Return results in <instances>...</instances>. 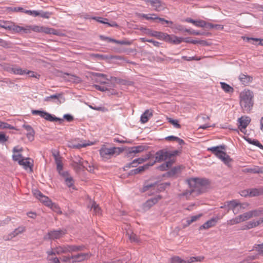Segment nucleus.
<instances>
[{
  "label": "nucleus",
  "instance_id": "f3484780",
  "mask_svg": "<svg viewBox=\"0 0 263 263\" xmlns=\"http://www.w3.org/2000/svg\"><path fill=\"white\" fill-rule=\"evenodd\" d=\"M165 41L174 44H179L182 42V37H178L174 35H169L166 33Z\"/></svg>",
  "mask_w": 263,
  "mask_h": 263
},
{
  "label": "nucleus",
  "instance_id": "4d7b16f0",
  "mask_svg": "<svg viewBox=\"0 0 263 263\" xmlns=\"http://www.w3.org/2000/svg\"><path fill=\"white\" fill-rule=\"evenodd\" d=\"M168 121L171 123L176 128H180L181 125L179 124L177 120H174L172 118H167Z\"/></svg>",
  "mask_w": 263,
  "mask_h": 263
},
{
  "label": "nucleus",
  "instance_id": "3c124183",
  "mask_svg": "<svg viewBox=\"0 0 263 263\" xmlns=\"http://www.w3.org/2000/svg\"><path fill=\"white\" fill-rule=\"evenodd\" d=\"M12 22L8 21H3L0 20V27L5 28L6 29H10Z\"/></svg>",
  "mask_w": 263,
  "mask_h": 263
},
{
  "label": "nucleus",
  "instance_id": "49530a36",
  "mask_svg": "<svg viewBox=\"0 0 263 263\" xmlns=\"http://www.w3.org/2000/svg\"><path fill=\"white\" fill-rule=\"evenodd\" d=\"M204 259V257L202 256H193L187 259V263H193L195 262H201Z\"/></svg>",
  "mask_w": 263,
  "mask_h": 263
},
{
  "label": "nucleus",
  "instance_id": "774afa93",
  "mask_svg": "<svg viewBox=\"0 0 263 263\" xmlns=\"http://www.w3.org/2000/svg\"><path fill=\"white\" fill-rule=\"evenodd\" d=\"M61 260L65 263H72V258L71 256H64L62 258Z\"/></svg>",
  "mask_w": 263,
  "mask_h": 263
},
{
  "label": "nucleus",
  "instance_id": "9d476101",
  "mask_svg": "<svg viewBox=\"0 0 263 263\" xmlns=\"http://www.w3.org/2000/svg\"><path fill=\"white\" fill-rule=\"evenodd\" d=\"M13 160L17 161L18 164H33V160L30 158H24L21 154H13L12 156Z\"/></svg>",
  "mask_w": 263,
  "mask_h": 263
},
{
  "label": "nucleus",
  "instance_id": "aec40b11",
  "mask_svg": "<svg viewBox=\"0 0 263 263\" xmlns=\"http://www.w3.org/2000/svg\"><path fill=\"white\" fill-rule=\"evenodd\" d=\"M147 147L145 145H138L130 147L128 149V154L131 155L132 154H137L147 149Z\"/></svg>",
  "mask_w": 263,
  "mask_h": 263
},
{
  "label": "nucleus",
  "instance_id": "4c0bfd02",
  "mask_svg": "<svg viewBox=\"0 0 263 263\" xmlns=\"http://www.w3.org/2000/svg\"><path fill=\"white\" fill-rule=\"evenodd\" d=\"M39 200L47 206L50 205V204H51L52 201L49 199V198L43 194L42 195V196L40 197Z\"/></svg>",
  "mask_w": 263,
  "mask_h": 263
},
{
  "label": "nucleus",
  "instance_id": "58836bf2",
  "mask_svg": "<svg viewBox=\"0 0 263 263\" xmlns=\"http://www.w3.org/2000/svg\"><path fill=\"white\" fill-rule=\"evenodd\" d=\"M25 231V228L23 227H19L15 229L10 234V237L11 238L15 237L18 234L23 232Z\"/></svg>",
  "mask_w": 263,
  "mask_h": 263
},
{
  "label": "nucleus",
  "instance_id": "a19ab883",
  "mask_svg": "<svg viewBox=\"0 0 263 263\" xmlns=\"http://www.w3.org/2000/svg\"><path fill=\"white\" fill-rule=\"evenodd\" d=\"M250 212L252 215V217H258L263 214V208H259L257 209L251 210Z\"/></svg>",
  "mask_w": 263,
  "mask_h": 263
},
{
  "label": "nucleus",
  "instance_id": "c85d7f7f",
  "mask_svg": "<svg viewBox=\"0 0 263 263\" xmlns=\"http://www.w3.org/2000/svg\"><path fill=\"white\" fill-rule=\"evenodd\" d=\"M65 184L69 188H71L73 190L75 189L74 186V181L73 177L70 175L64 178Z\"/></svg>",
  "mask_w": 263,
  "mask_h": 263
},
{
  "label": "nucleus",
  "instance_id": "6e6552de",
  "mask_svg": "<svg viewBox=\"0 0 263 263\" xmlns=\"http://www.w3.org/2000/svg\"><path fill=\"white\" fill-rule=\"evenodd\" d=\"M157 187V189L159 191V192H162L166 189V187L162 185V183L158 184L157 181H155L153 183H149L148 182H145L143 185V186L141 190V192H145L148 191L149 189L154 187Z\"/></svg>",
  "mask_w": 263,
  "mask_h": 263
},
{
  "label": "nucleus",
  "instance_id": "680f3d73",
  "mask_svg": "<svg viewBox=\"0 0 263 263\" xmlns=\"http://www.w3.org/2000/svg\"><path fill=\"white\" fill-rule=\"evenodd\" d=\"M172 263H187V260H185L178 256H175L172 258Z\"/></svg>",
  "mask_w": 263,
  "mask_h": 263
},
{
  "label": "nucleus",
  "instance_id": "4468645a",
  "mask_svg": "<svg viewBox=\"0 0 263 263\" xmlns=\"http://www.w3.org/2000/svg\"><path fill=\"white\" fill-rule=\"evenodd\" d=\"M162 197L161 195H158L156 197L151 198L148 199L144 204L143 208L144 209H149L156 203H157L159 200L161 199Z\"/></svg>",
  "mask_w": 263,
  "mask_h": 263
},
{
  "label": "nucleus",
  "instance_id": "69168bd1",
  "mask_svg": "<svg viewBox=\"0 0 263 263\" xmlns=\"http://www.w3.org/2000/svg\"><path fill=\"white\" fill-rule=\"evenodd\" d=\"M106 80L103 78L96 79L95 82L99 83L101 84H107V87H111V84L105 81Z\"/></svg>",
  "mask_w": 263,
  "mask_h": 263
},
{
  "label": "nucleus",
  "instance_id": "e433bc0d",
  "mask_svg": "<svg viewBox=\"0 0 263 263\" xmlns=\"http://www.w3.org/2000/svg\"><path fill=\"white\" fill-rule=\"evenodd\" d=\"M91 75L93 77H97L96 79L103 78L108 81H111V79H116V78L111 77L110 79L107 78V76L103 73H97V72H91Z\"/></svg>",
  "mask_w": 263,
  "mask_h": 263
},
{
  "label": "nucleus",
  "instance_id": "ea45409f",
  "mask_svg": "<svg viewBox=\"0 0 263 263\" xmlns=\"http://www.w3.org/2000/svg\"><path fill=\"white\" fill-rule=\"evenodd\" d=\"M42 32H44L46 34H54V35H58V31L55 30L53 28H49V27H43V31Z\"/></svg>",
  "mask_w": 263,
  "mask_h": 263
},
{
  "label": "nucleus",
  "instance_id": "09e8293b",
  "mask_svg": "<svg viewBox=\"0 0 263 263\" xmlns=\"http://www.w3.org/2000/svg\"><path fill=\"white\" fill-rule=\"evenodd\" d=\"M0 46L6 48H10L12 47L13 45L9 41H6L0 39Z\"/></svg>",
  "mask_w": 263,
  "mask_h": 263
},
{
  "label": "nucleus",
  "instance_id": "7c9ffc66",
  "mask_svg": "<svg viewBox=\"0 0 263 263\" xmlns=\"http://www.w3.org/2000/svg\"><path fill=\"white\" fill-rule=\"evenodd\" d=\"M149 166V165H141L138 168L130 170V172L128 173V175H133L140 173L144 171V170L148 168Z\"/></svg>",
  "mask_w": 263,
  "mask_h": 263
},
{
  "label": "nucleus",
  "instance_id": "1a4fd4ad",
  "mask_svg": "<svg viewBox=\"0 0 263 263\" xmlns=\"http://www.w3.org/2000/svg\"><path fill=\"white\" fill-rule=\"evenodd\" d=\"M190 189H187L183 191L182 193L178 194V197L181 200H189L192 197L197 196L196 192L193 187H190Z\"/></svg>",
  "mask_w": 263,
  "mask_h": 263
},
{
  "label": "nucleus",
  "instance_id": "39448f33",
  "mask_svg": "<svg viewBox=\"0 0 263 263\" xmlns=\"http://www.w3.org/2000/svg\"><path fill=\"white\" fill-rule=\"evenodd\" d=\"M123 149L118 147L108 148L103 145L100 149V154L104 159H109L114 156H117L122 152Z\"/></svg>",
  "mask_w": 263,
  "mask_h": 263
},
{
  "label": "nucleus",
  "instance_id": "603ef678",
  "mask_svg": "<svg viewBox=\"0 0 263 263\" xmlns=\"http://www.w3.org/2000/svg\"><path fill=\"white\" fill-rule=\"evenodd\" d=\"M89 145L90 144L89 143L81 141L80 143L73 144L71 147L74 148L80 149L82 147H85Z\"/></svg>",
  "mask_w": 263,
  "mask_h": 263
},
{
  "label": "nucleus",
  "instance_id": "cd10ccee",
  "mask_svg": "<svg viewBox=\"0 0 263 263\" xmlns=\"http://www.w3.org/2000/svg\"><path fill=\"white\" fill-rule=\"evenodd\" d=\"M250 197L258 196L263 194V187L249 189Z\"/></svg>",
  "mask_w": 263,
  "mask_h": 263
},
{
  "label": "nucleus",
  "instance_id": "7ed1b4c3",
  "mask_svg": "<svg viewBox=\"0 0 263 263\" xmlns=\"http://www.w3.org/2000/svg\"><path fill=\"white\" fill-rule=\"evenodd\" d=\"M240 105L244 112L249 113L252 110L254 104L253 92L250 90H244L239 96Z\"/></svg>",
  "mask_w": 263,
  "mask_h": 263
},
{
  "label": "nucleus",
  "instance_id": "dca6fc26",
  "mask_svg": "<svg viewBox=\"0 0 263 263\" xmlns=\"http://www.w3.org/2000/svg\"><path fill=\"white\" fill-rule=\"evenodd\" d=\"M43 118L45 119L46 120L50 121V122H59L60 124L62 123L64 121L63 119L59 118L56 117L53 115H51L46 111L44 112V114L42 116Z\"/></svg>",
  "mask_w": 263,
  "mask_h": 263
},
{
  "label": "nucleus",
  "instance_id": "338daca9",
  "mask_svg": "<svg viewBox=\"0 0 263 263\" xmlns=\"http://www.w3.org/2000/svg\"><path fill=\"white\" fill-rule=\"evenodd\" d=\"M146 159H147L146 158H138L137 159H134L132 162H130L128 164H132L133 163H138L139 164H140L142 163H143Z\"/></svg>",
  "mask_w": 263,
  "mask_h": 263
},
{
  "label": "nucleus",
  "instance_id": "2f4dec72",
  "mask_svg": "<svg viewBox=\"0 0 263 263\" xmlns=\"http://www.w3.org/2000/svg\"><path fill=\"white\" fill-rule=\"evenodd\" d=\"M239 204V201L237 200H232L229 201V211L232 210L233 213H236V208H237Z\"/></svg>",
  "mask_w": 263,
  "mask_h": 263
},
{
  "label": "nucleus",
  "instance_id": "13d9d810",
  "mask_svg": "<svg viewBox=\"0 0 263 263\" xmlns=\"http://www.w3.org/2000/svg\"><path fill=\"white\" fill-rule=\"evenodd\" d=\"M259 254L263 256V243L261 244H255L253 247Z\"/></svg>",
  "mask_w": 263,
  "mask_h": 263
},
{
  "label": "nucleus",
  "instance_id": "bb28decb",
  "mask_svg": "<svg viewBox=\"0 0 263 263\" xmlns=\"http://www.w3.org/2000/svg\"><path fill=\"white\" fill-rule=\"evenodd\" d=\"M153 116L152 111L149 110H146L141 116L140 121L142 123H145L148 122L149 118Z\"/></svg>",
  "mask_w": 263,
  "mask_h": 263
},
{
  "label": "nucleus",
  "instance_id": "f257e3e1",
  "mask_svg": "<svg viewBox=\"0 0 263 263\" xmlns=\"http://www.w3.org/2000/svg\"><path fill=\"white\" fill-rule=\"evenodd\" d=\"M180 153L178 150L170 151L166 148L159 150L156 153L155 162H165L164 164H173Z\"/></svg>",
  "mask_w": 263,
  "mask_h": 263
},
{
  "label": "nucleus",
  "instance_id": "393cba45",
  "mask_svg": "<svg viewBox=\"0 0 263 263\" xmlns=\"http://www.w3.org/2000/svg\"><path fill=\"white\" fill-rule=\"evenodd\" d=\"M9 30L13 31L14 32L17 33L20 32L22 31H23L25 33H28L29 32V29L25 28L18 25H15L12 22L11 23Z\"/></svg>",
  "mask_w": 263,
  "mask_h": 263
},
{
  "label": "nucleus",
  "instance_id": "79ce46f5",
  "mask_svg": "<svg viewBox=\"0 0 263 263\" xmlns=\"http://www.w3.org/2000/svg\"><path fill=\"white\" fill-rule=\"evenodd\" d=\"M241 222L245 221L252 217L250 211L239 215Z\"/></svg>",
  "mask_w": 263,
  "mask_h": 263
},
{
  "label": "nucleus",
  "instance_id": "de8ad7c7",
  "mask_svg": "<svg viewBox=\"0 0 263 263\" xmlns=\"http://www.w3.org/2000/svg\"><path fill=\"white\" fill-rule=\"evenodd\" d=\"M48 207L50 208L53 211H54L55 212H57V213H59V214L62 213L61 209H60V206L58 205V204H57L54 202H52V201H51V204H50V205H48Z\"/></svg>",
  "mask_w": 263,
  "mask_h": 263
},
{
  "label": "nucleus",
  "instance_id": "f8f14e48",
  "mask_svg": "<svg viewBox=\"0 0 263 263\" xmlns=\"http://www.w3.org/2000/svg\"><path fill=\"white\" fill-rule=\"evenodd\" d=\"M145 33L151 36L156 37L159 40L165 41L166 33L152 30L150 29H145Z\"/></svg>",
  "mask_w": 263,
  "mask_h": 263
},
{
  "label": "nucleus",
  "instance_id": "9b49d317",
  "mask_svg": "<svg viewBox=\"0 0 263 263\" xmlns=\"http://www.w3.org/2000/svg\"><path fill=\"white\" fill-rule=\"evenodd\" d=\"M91 256V254L89 253H81L71 255V258H72V263L80 262L87 260Z\"/></svg>",
  "mask_w": 263,
  "mask_h": 263
},
{
  "label": "nucleus",
  "instance_id": "4be33fe9",
  "mask_svg": "<svg viewBox=\"0 0 263 263\" xmlns=\"http://www.w3.org/2000/svg\"><path fill=\"white\" fill-rule=\"evenodd\" d=\"M23 127L24 128L27 132L26 135L28 139L30 141H32L34 139V131L32 127L29 125L24 124Z\"/></svg>",
  "mask_w": 263,
  "mask_h": 263
},
{
  "label": "nucleus",
  "instance_id": "b1692460",
  "mask_svg": "<svg viewBox=\"0 0 263 263\" xmlns=\"http://www.w3.org/2000/svg\"><path fill=\"white\" fill-rule=\"evenodd\" d=\"M185 21L193 24L195 26L199 27H204L206 26V23L203 20L195 21L191 18H187Z\"/></svg>",
  "mask_w": 263,
  "mask_h": 263
},
{
  "label": "nucleus",
  "instance_id": "412c9836",
  "mask_svg": "<svg viewBox=\"0 0 263 263\" xmlns=\"http://www.w3.org/2000/svg\"><path fill=\"white\" fill-rule=\"evenodd\" d=\"M180 172V165H176L175 167L172 168L170 170L163 174L164 177H172L176 176Z\"/></svg>",
  "mask_w": 263,
  "mask_h": 263
},
{
  "label": "nucleus",
  "instance_id": "ddd939ff",
  "mask_svg": "<svg viewBox=\"0 0 263 263\" xmlns=\"http://www.w3.org/2000/svg\"><path fill=\"white\" fill-rule=\"evenodd\" d=\"M239 123V129L241 132H244V130L249 124L251 121V119L249 117H245L239 118L238 120Z\"/></svg>",
  "mask_w": 263,
  "mask_h": 263
},
{
  "label": "nucleus",
  "instance_id": "c03bdc74",
  "mask_svg": "<svg viewBox=\"0 0 263 263\" xmlns=\"http://www.w3.org/2000/svg\"><path fill=\"white\" fill-rule=\"evenodd\" d=\"M52 156L55 160V164H62V158L60 156L58 152L54 151L53 152Z\"/></svg>",
  "mask_w": 263,
  "mask_h": 263
},
{
  "label": "nucleus",
  "instance_id": "423d86ee",
  "mask_svg": "<svg viewBox=\"0 0 263 263\" xmlns=\"http://www.w3.org/2000/svg\"><path fill=\"white\" fill-rule=\"evenodd\" d=\"M65 234L66 231L63 230L50 231L48 232L47 235L44 237V239H48L50 240L59 239Z\"/></svg>",
  "mask_w": 263,
  "mask_h": 263
},
{
  "label": "nucleus",
  "instance_id": "f704fd0d",
  "mask_svg": "<svg viewBox=\"0 0 263 263\" xmlns=\"http://www.w3.org/2000/svg\"><path fill=\"white\" fill-rule=\"evenodd\" d=\"M222 89L227 93L232 92L234 91V89L229 84L224 82L220 83Z\"/></svg>",
  "mask_w": 263,
  "mask_h": 263
},
{
  "label": "nucleus",
  "instance_id": "864d4df0",
  "mask_svg": "<svg viewBox=\"0 0 263 263\" xmlns=\"http://www.w3.org/2000/svg\"><path fill=\"white\" fill-rule=\"evenodd\" d=\"M202 216L201 214H199L196 215L192 216L191 217L190 219H187L186 220L187 224L190 225L192 222L196 221L198 218H199Z\"/></svg>",
  "mask_w": 263,
  "mask_h": 263
},
{
  "label": "nucleus",
  "instance_id": "bf43d9fd",
  "mask_svg": "<svg viewBox=\"0 0 263 263\" xmlns=\"http://www.w3.org/2000/svg\"><path fill=\"white\" fill-rule=\"evenodd\" d=\"M39 15L41 17L45 18H49L51 15L52 13L50 12H45L43 11H39Z\"/></svg>",
  "mask_w": 263,
  "mask_h": 263
},
{
  "label": "nucleus",
  "instance_id": "6ab92c4d",
  "mask_svg": "<svg viewBox=\"0 0 263 263\" xmlns=\"http://www.w3.org/2000/svg\"><path fill=\"white\" fill-rule=\"evenodd\" d=\"M7 70L8 71L16 74L23 75L26 73L25 70H24L17 66H8L7 67Z\"/></svg>",
  "mask_w": 263,
  "mask_h": 263
},
{
  "label": "nucleus",
  "instance_id": "6e6d98bb",
  "mask_svg": "<svg viewBox=\"0 0 263 263\" xmlns=\"http://www.w3.org/2000/svg\"><path fill=\"white\" fill-rule=\"evenodd\" d=\"M0 128L1 129H14V127L9 124L6 122H4L0 121Z\"/></svg>",
  "mask_w": 263,
  "mask_h": 263
},
{
  "label": "nucleus",
  "instance_id": "8fccbe9b",
  "mask_svg": "<svg viewBox=\"0 0 263 263\" xmlns=\"http://www.w3.org/2000/svg\"><path fill=\"white\" fill-rule=\"evenodd\" d=\"M245 171L252 173H263V167L260 168L258 166H256L253 168L246 169Z\"/></svg>",
  "mask_w": 263,
  "mask_h": 263
},
{
  "label": "nucleus",
  "instance_id": "0eeeda50",
  "mask_svg": "<svg viewBox=\"0 0 263 263\" xmlns=\"http://www.w3.org/2000/svg\"><path fill=\"white\" fill-rule=\"evenodd\" d=\"M225 215L226 213H223L221 216H217L216 217H212V218L206 221L205 223H204L203 224H202L199 227V229H208L213 227H214L216 224L218 220L222 218V217Z\"/></svg>",
  "mask_w": 263,
  "mask_h": 263
},
{
  "label": "nucleus",
  "instance_id": "0e129e2a",
  "mask_svg": "<svg viewBox=\"0 0 263 263\" xmlns=\"http://www.w3.org/2000/svg\"><path fill=\"white\" fill-rule=\"evenodd\" d=\"M89 107L93 110H98V111H101L102 112H105L107 111L108 110L105 107H102V106H92V105H89Z\"/></svg>",
  "mask_w": 263,
  "mask_h": 263
},
{
  "label": "nucleus",
  "instance_id": "a211bd4d",
  "mask_svg": "<svg viewBox=\"0 0 263 263\" xmlns=\"http://www.w3.org/2000/svg\"><path fill=\"white\" fill-rule=\"evenodd\" d=\"M67 253L77 252L83 251L85 249L84 245H66Z\"/></svg>",
  "mask_w": 263,
  "mask_h": 263
},
{
  "label": "nucleus",
  "instance_id": "a18cd8bd",
  "mask_svg": "<svg viewBox=\"0 0 263 263\" xmlns=\"http://www.w3.org/2000/svg\"><path fill=\"white\" fill-rule=\"evenodd\" d=\"M91 209H92L96 215H100L101 214V209L99 205L94 201H92Z\"/></svg>",
  "mask_w": 263,
  "mask_h": 263
},
{
  "label": "nucleus",
  "instance_id": "37998d69",
  "mask_svg": "<svg viewBox=\"0 0 263 263\" xmlns=\"http://www.w3.org/2000/svg\"><path fill=\"white\" fill-rule=\"evenodd\" d=\"M241 222V220L238 215V216H236L234 218H233L228 220L227 222V223L228 225L232 226V225H234V224L240 223Z\"/></svg>",
  "mask_w": 263,
  "mask_h": 263
},
{
  "label": "nucleus",
  "instance_id": "5701e85b",
  "mask_svg": "<svg viewBox=\"0 0 263 263\" xmlns=\"http://www.w3.org/2000/svg\"><path fill=\"white\" fill-rule=\"evenodd\" d=\"M240 82L245 85H247L253 80V78L249 75L241 73L239 76Z\"/></svg>",
  "mask_w": 263,
  "mask_h": 263
},
{
  "label": "nucleus",
  "instance_id": "052dcab7",
  "mask_svg": "<svg viewBox=\"0 0 263 263\" xmlns=\"http://www.w3.org/2000/svg\"><path fill=\"white\" fill-rule=\"evenodd\" d=\"M92 20H96L98 22H99L102 24H106L107 23L108 19L106 18H103L102 17H92L91 18Z\"/></svg>",
  "mask_w": 263,
  "mask_h": 263
},
{
  "label": "nucleus",
  "instance_id": "5fc2aeb1",
  "mask_svg": "<svg viewBox=\"0 0 263 263\" xmlns=\"http://www.w3.org/2000/svg\"><path fill=\"white\" fill-rule=\"evenodd\" d=\"M127 235H128V238L130 241L136 242L139 241V238L135 234L132 233L130 234H129L128 232H127Z\"/></svg>",
  "mask_w": 263,
  "mask_h": 263
},
{
  "label": "nucleus",
  "instance_id": "20e7f679",
  "mask_svg": "<svg viewBox=\"0 0 263 263\" xmlns=\"http://www.w3.org/2000/svg\"><path fill=\"white\" fill-rule=\"evenodd\" d=\"M226 146L220 145L208 148V151L211 152L217 158L220 159L225 164L233 162L232 159L224 152Z\"/></svg>",
  "mask_w": 263,
  "mask_h": 263
},
{
  "label": "nucleus",
  "instance_id": "473e14b6",
  "mask_svg": "<svg viewBox=\"0 0 263 263\" xmlns=\"http://www.w3.org/2000/svg\"><path fill=\"white\" fill-rule=\"evenodd\" d=\"M57 169L60 175L63 179L70 175L67 171L63 170V165H57Z\"/></svg>",
  "mask_w": 263,
  "mask_h": 263
},
{
  "label": "nucleus",
  "instance_id": "a878e982",
  "mask_svg": "<svg viewBox=\"0 0 263 263\" xmlns=\"http://www.w3.org/2000/svg\"><path fill=\"white\" fill-rule=\"evenodd\" d=\"M259 226L258 222H256V221H250L248 222L242 226L240 228V230H249L253 228H255Z\"/></svg>",
  "mask_w": 263,
  "mask_h": 263
},
{
  "label": "nucleus",
  "instance_id": "f03ea898",
  "mask_svg": "<svg viewBox=\"0 0 263 263\" xmlns=\"http://www.w3.org/2000/svg\"><path fill=\"white\" fill-rule=\"evenodd\" d=\"M185 182L190 187H193L196 192V195L205 192L210 184L208 179L202 177H191L186 179Z\"/></svg>",
  "mask_w": 263,
  "mask_h": 263
},
{
  "label": "nucleus",
  "instance_id": "2eb2a0df",
  "mask_svg": "<svg viewBox=\"0 0 263 263\" xmlns=\"http://www.w3.org/2000/svg\"><path fill=\"white\" fill-rule=\"evenodd\" d=\"M150 4L157 12L163 11L166 8L165 4L160 0H153Z\"/></svg>",
  "mask_w": 263,
  "mask_h": 263
},
{
  "label": "nucleus",
  "instance_id": "72a5a7b5",
  "mask_svg": "<svg viewBox=\"0 0 263 263\" xmlns=\"http://www.w3.org/2000/svg\"><path fill=\"white\" fill-rule=\"evenodd\" d=\"M62 97V94L61 93H57L55 95H52L48 97H46L44 98V101L49 102L53 101V100H57L60 103L61 102L59 100L60 97Z\"/></svg>",
  "mask_w": 263,
  "mask_h": 263
},
{
  "label": "nucleus",
  "instance_id": "c756f323",
  "mask_svg": "<svg viewBox=\"0 0 263 263\" xmlns=\"http://www.w3.org/2000/svg\"><path fill=\"white\" fill-rule=\"evenodd\" d=\"M243 40H246L248 42L253 41L252 43L254 45L263 46V39H260L259 38L244 37Z\"/></svg>",
  "mask_w": 263,
  "mask_h": 263
},
{
  "label": "nucleus",
  "instance_id": "c9c22d12",
  "mask_svg": "<svg viewBox=\"0 0 263 263\" xmlns=\"http://www.w3.org/2000/svg\"><path fill=\"white\" fill-rule=\"evenodd\" d=\"M55 248V252L57 255H60L63 253H67L66 245L58 246Z\"/></svg>",
  "mask_w": 263,
  "mask_h": 263
},
{
  "label": "nucleus",
  "instance_id": "e2e57ef3",
  "mask_svg": "<svg viewBox=\"0 0 263 263\" xmlns=\"http://www.w3.org/2000/svg\"><path fill=\"white\" fill-rule=\"evenodd\" d=\"M23 12L34 17L39 15V11L36 10H25Z\"/></svg>",
  "mask_w": 263,
  "mask_h": 263
}]
</instances>
